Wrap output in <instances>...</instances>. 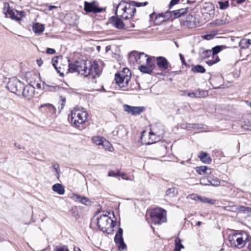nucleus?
<instances>
[{
	"label": "nucleus",
	"mask_w": 251,
	"mask_h": 251,
	"mask_svg": "<svg viewBox=\"0 0 251 251\" xmlns=\"http://www.w3.org/2000/svg\"><path fill=\"white\" fill-rule=\"evenodd\" d=\"M164 21V18L161 15H159L157 16L155 19V22H156V24H159Z\"/></svg>",
	"instance_id": "46"
},
{
	"label": "nucleus",
	"mask_w": 251,
	"mask_h": 251,
	"mask_svg": "<svg viewBox=\"0 0 251 251\" xmlns=\"http://www.w3.org/2000/svg\"><path fill=\"white\" fill-rule=\"evenodd\" d=\"M210 185L217 187L220 185V182L218 179L216 178L214 179L213 181H210Z\"/></svg>",
	"instance_id": "50"
},
{
	"label": "nucleus",
	"mask_w": 251,
	"mask_h": 251,
	"mask_svg": "<svg viewBox=\"0 0 251 251\" xmlns=\"http://www.w3.org/2000/svg\"><path fill=\"white\" fill-rule=\"evenodd\" d=\"M37 63L39 66H41L43 64V61L41 59H39L37 60Z\"/></svg>",
	"instance_id": "58"
},
{
	"label": "nucleus",
	"mask_w": 251,
	"mask_h": 251,
	"mask_svg": "<svg viewBox=\"0 0 251 251\" xmlns=\"http://www.w3.org/2000/svg\"><path fill=\"white\" fill-rule=\"evenodd\" d=\"M135 12L136 8L130 2L122 1L117 6L116 14L117 17L127 20L131 18Z\"/></svg>",
	"instance_id": "1"
},
{
	"label": "nucleus",
	"mask_w": 251,
	"mask_h": 251,
	"mask_svg": "<svg viewBox=\"0 0 251 251\" xmlns=\"http://www.w3.org/2000/svg\"><path fill=\"white\" fill-rule=\"evenodd\" d=\"M128 59L129 61L133 64L136 63L142 65L154 60V57H150L144 52L139 53L137 51H132L129 54Z\"/></svg>",
	"instance_id": "5"
},
{
	"label": "nucleus",
	"mask_w": 251,
	"mask_h": 251,
	"mask_svg": "<svg viewBox=\"0 0 251 251\" xmlns=\"http://www.w3.org/2000/svg\"><path fill=\"white\" fill-rule=\"evenodd\" d=\"M179 1V0H171L170 3V7H171L176 4Z\"/></svg>",
	"instance_id": "55"
},
{
	"label": "nucleus",
	"mask_w": 251,
	"mask_h": 251,
	"mask_svg": "<svg viewBox=\"0 0 251 251\" xmlns=\"http://www.w3.org/2000/svg\"><path fill=\"white\" fill-rule=\"evenodd\" d=\"M14 145H15V146H16V147H17L18 149H22V148L21 147V145H19L18 146H17L16 143H15V144H14Z\"/></svg>",
	"instance_id": "64"
},
{
	"label": "nucleus",
	"mask_w": 251,
	"mask_h": 251,
	"mask_svg": "<svg viewBox=\"0 0 251 251\" xmlns=\"http://www.w3.org/2000/svg\"><path fill=\"white\" fill-rule=\"evenodd\" d=\"M58 56H55L52 59V64L53 65V66L54 67V68L55 69V70L57 71V72L58 73H60V75H61L63 73H60V67H57V64L58 63Z\"/></svg>",
	"instance_id": "34"
},
{
	"label": "nucleus",
	"mask_w": 251,
	"mask_h": 251,
	"mask_svg": "<svg viewBox=\"0 0 251 251\" xmlns=\"http://www.w3.org/2000/svg\"><path fill=\"white\" fill-rule=\"evenodd\" d=\"M187 95L193 98H198L199 96L197 94V91H196L195 92L189 93Z\"/></svg>",
	"instance_id": "52"
},
{
	"label": "nucleus",
	"mask_w": 251,
	"mask_h": 251,
	"mask_svg": "<svg viewBox=\"0 0 251 251\" xmlns=\"http://www.w3.org/2000/svg\"><path fill=\"white\" fill-rule=\"evenodd\" d=\"M52 190L59 195H63L65 193V189L63 186L59 183L54 184L52 186Z\"/></svg>",
	"instance_id": "26"
},
{
	"label": "nucleus",
	"mask_w": 251,
	"mask_h": 251,
	"mask_svg": "<svg viewBox=\"0 0 251 251\" xmlns=\"http://www.w3.org/2000/svg\"><path fill=\"white\" fill-rule=\"evenodd\" d=\"M184 248V247H175V248L174 249V251H180V250L181 249H183Z\"/></svg>",
	"instance_id": "59"
},
{
	"label": "nucleus",
	"mask_w": 251,
	"mask_h": 251,
	"mask_svg": "<svg viewBox=\"0 0 251 251\" xmlns=\"http://www.w3.org/2000/svg\"><path fill=\"white\" fill-rule=\"evenodd\" d=\"M213 35H212L211 34H207V35H205L203 36V38L204 39H206V40H210L213 37Z\"/></svg>",
	"instance_id": "54"
},
{
	"label": "nucleus",
	"mask_w": 251,
	"mask_h": 251,
	"mask_svg": "<svg viewBox=\"0 0 251 251\" xmlns=\"http://www.w3.org/2000/svg\"><path fill=\"white\" fill-rule=\"evenodd\" d=\"M198 156L201 160L204 163L209 164L211 162L210 157L206 152H201Z\"/></svg>",
	"instance_id": "25"
},
{
	"label": "nucleus",
	"mask_w": 251,
	"mask_h": 251,
	"mask_svg": "<svg viewBox=\"0 0 251 251\" xmlns=\"http://www.w3.org/2000/svg\"><path fill=\"white\" fill-rule=\"evenodd\" d=\"M7 87L12 93L20 95L23 88V84L15 78L9 79Z\"/></svg>",
	"instance_id": "11"
},
{
	"label": "nucleus",
	"mask_w": 251,
	"mask_h": 251,
	"mask_svg": "<svg viewBox=\"0 0 251 251\" xmlns=\"http://www.w3.org/2000/svg\"><path fill=\"white\" fill-rule=\"evenodd\" d=\"M84 10L87 13H100L102 10V8L98 7V3L95 1L91 2H84Z\"/></svg>",
	"instance_id": "12"
},
{
	"label": "nucleus",
	"mask_w": 251,
	"mask_h": 251,
	"mask_svg": "<svg viewBox=\"0 0 251 251\" xmlns=\"http://www.w3.org/2000/svg\"><path fill=\"white\" fill-rule=\"evenodd\" d=\"M102 146L106 150L110 151H113V148L112 147L111 144L105 139H104Z\"/></svg>",
	"instance_id": "37"
},
{
	"label": "nucleus",
	"mask_w": 251,
	"mask_h": 251,
	"mask_svg": "<svg viewBox=\"0 0 251 251\" xmlns=\"http://www.w3.org/2000/svg\"><path fill=\"white\" fill-rule=\"evenodd\" d=\"M123 232L122 228H119L114 238V241L116 244L118 245L119 249L121 250H124L126 247V245L124 243L123 238Z\"/></svg>",
	"instance_id": "15"
},
{
	"label": "nucleus",
	"mask_w": 251,
	"mask_h": 251,
	"mask_svg": "<svg viewBox=\"0 0 251 251\" xmlns=\"http://www.w3.org/2000/svg\"><path fill=\"white\" fill-rule=\"evenodd\" d=\"M52 167L55 170V172L57 174V177L58 178L59 177V174H60V169H59V166L58 164H53L52 165Z\"/></svg>",
	"instance_id": "45"
},
{
	"label": "nucleus",
	"mask_w": 251,
	"mask_h": 251,
	"mask_svg": "<svg viewBox=\"0 0 251 251\" xmlns=\"http://www.w3.org/2000/svg\"><path fill=\"white\" fill-rule=\"evenodd\" d=\"M119 17L117 16V17H112L111 18V21L115 27L121 29L124 27L125 24L123 21Z\"/></svg>",
	"instance_id": "23"
},
{
	"label": "nucleus",
	"mask_w": 251,
	"mask_h": 251,
	"mask_svg": "<svg viewBox=\"0 0 251 251\" xmlns=\"http://www.w3.org/2000/svg\"><path fill=\"white\" fill-rule=\"evenodd\" d=\"M250 45H251V40L245 38L241 39L239 43V47L242 49L248 48Z\"/></svg>",
	"instance_id": "27"
},
{
	"label": "nucleus",
	"mask_w": 251,
	"mask_h": 251,
	"mask_svg": "<svg viewBox=\"0 0 251 251\" xmlns=\"http://www.w3.org/2000/svg\"><path fill=\"white\" fill-rule=\"evenodd\" d=\"M175 247H184L181 243L180 239L178 238H176L175 239Z\"/></svg>",
	"instance_id": "51"
},
{
	"label": "nucleus",
	"mask_w": 251,
	"mask_h": 251,
	"mask_svg": "<svg viewBox=\"0 0 251 251\" xmlns=\"http://www.w3.org/2000/svg\"><path fill=\"white\" fill-rule=\"evenodd\" d=\"M179 56H180V59L181 60L182 62L183 63L184 61V58L183 57L182 55L181 54H179Z\"/></svg>",
	"instance_id": "60"
},
{
	"label": "nucleus",
	"mask_w": 251,
	"mask_h": 251,
	"mask_svg": "<svg viewBox=\"0 0 251 251\" xmlns=\"http://www.w3.org/2000/svg\"><path fill=\"white\" fill-rule=\"evenodd\" d=\"M55 52V50L53 49L48 48L47 50V53L50 54H53Z\"/></svg>",
	"instance_id": "53"
},
{
	"label": "nucleus",
	"mask_w": 251,
	"mask_h": 251,
	"mask_svg": "<svg viewBox=\"0 0 251 251\" xmlns=\"http://www.w3.org/2000/svg\"><path fill=\"white\" fill-rule=\"evenodd\" d=\"M220 61V59L218 56H216V57L213 58V56H212V59H208L206 61V64H207L209 66H212L216 63L219 62Z\"/></svg>",
	"instance_id": "36"
},
{
	"label": "nucleus",
	"mask_w": 251,
	"mask_h": 251,
	"mask_svg": "<svg viewBox=\"0 0 251 251\" xmlns=\"http://www.w3.org/2000/svg\"><path fill=\"white\" fill-rule=\"evenodd\" d=\"M195 170H196V171L199 175H204L206 174H208V172H207V171L210 170V169L209 168H208V167L205 166L197 167H196Z\"/></svg>",
	"instance_id": "29"
},
{
	"label": "nucleus",
	"mask_w": 251,
	"mask_h": 251,
	"mask_svg": "<svg viewBox=\"0 0 251 251\" xmlns=\"http://www.w3.org/2000/svg\"><path fill=\"white\" fill-rule=\"evenodd\" d=\"M200 198V196L198 195L197 194H193L191 195H189L187 197V199L188 200H191L193 201H199Z\"/></svg>",
	"instance_id": "42"
},
{
	"label": "nucleus",
	"mask_w": 251,
	"mask_h": 251,
	"mask_svg": "<svg viewBox=\"0 0 251 251\" xmlns=\"http://www.w3.org/2000/svg\"><path fill=\"white\" fill-rule=\"evenodd\" d=\"M53 251H69V249L66 245H59L57 246L54 249Z\"/></svg>",
	"instance_id": "38"
},
{
	"label": "nucleus",
	"mask_w": 251,
	"mask_h": 251,
	"mask_svg": "<svg viewBox=\"0 0 251 251\" xmlns=\"http://www.w3.org/2000/svg\"><path fill=\"white\" fill-rule=\"evenodd\" d=\"M157 64L161 70H167L168 68L169 63L164 57L159 56L156 58Z\"/></svg>",
	"instance_id": "22"
},
{
	"label": "nucleus",
	"mask_w": 251,
	"mask_h": 251,
	"mask_svg": "<svg viewBox=\"0 0 251 251\" xmlns=\"http://www.w3.org/2000/svg\"><path fill=\"white\" fill-rule=\"evenodd\" d=\"M118 176H121V172L118 171L117 173H115L113 171H110L108 174V176H114L116 177Z\"/></svg>",
	"instance_id": "48"
},
{
	"label": "nucleus",
	"mask_w": 251,
	"mask_h": 251,
	"mask_svg": "<svg viewBox=\"0 0 251 251\" xmlns=\"http://www.w3.org/2000/svg\"><path fill=\"white\" fill-rule=\"evenodd\" d=\"M150 217L155 224H160L166 221V211L162 208L157 207L151 211Z\"/></svg>",
	"instance_id": "9"
},
{
	"label": "nucleus",
	"mask_w": 251,
	"mask_h": 251,
	"mask_svg": "<svg viewBox=\"0 0 251 251\" xmlns=\"http://www.w3.org/2000/svg\"><path fill=\"white\" fill-rule=\"evenodd\" d=\"M192 71L194 73H203L205 72V69L201 65H198L193 67Z\"/></svg>",
	"instance_id": "33"
},
{
	"label": "nucleus",
	"mask_w": 251,
	"mask_h": 251,
	"mask_svg": "<svg viewBox=\"0 0 251 251\" xmlns=\"http://www.w3.org/2000/svg\"><path fill=\"white\" fill-rule=\"evenodd\" d=\"M187 8H181L172 11L175 18H179L187 12Z\"/></svg>",
	"instance_id": "28"
},
{
	"label": "nucleus",
	"mask_w": 251,
	"mask_h": 251,
	"mask_svg": "<svg viewBox=\"0 0 251 251\" xmlns=\"http://www.w3.org/2000/svg\"><path fill=\"white\" fill-rule=\"evenodd\" d=\"M250 235L245 231L235 232L228 236L231 247L237 249L243 248L249 240Z\"/></svg>",
	"instance_id": "2"
},
{
	"label": "nucleus",
	"mask_w": 251,
	"mask_h": 251,
	"mask_svg": "<svg viewBox=\"0 0 251 251\" xmlns=\"http://www.w3.org/2000/svg\"><path fill=\"white\" fill-rule=\"evenodd\" d=\"M196 91L199 98H204L208 95V92L207 91L198 90Z\"/></svg>",
	"instance_id": "40"
},
{
	"label": "nucleus",
	"mask_w": 251,
	"mask_h": 251,
	"mask_svg": "<svg viewBox=\"0 0 251 251\" xmlns=\"http://www.w3.org/2000/svg\"><path fill=\"white\" fill-rule=\"evenodd\" d=\"M130 4H132V5H134V7L135 6L137 7H141V6H144L147 5L148 2H135L133 1H130Z\"/></svg>",
	"instance_id": "41"
},
{
	"label": "nucleus",
	"mask_w": 251,
	"mask_h": 251,
	"mask_svg": "<svg viewBox=\"0 0 251 251\" xmlns=\"http://www.w3.org/2000/svg\"><path fill=\"white\" fill-rule=\"evenodd\" d=\"M102 65L101 61H94L91 62L87 61V76H90L92 78H95L99 76L102 71Z\"/></svg>",
	"instance_id": "7"
},
{
	"label": "nucleus",
	"mask_w": 251,
	"mask_h": 251,
	"mask_svg": "<svg viewBox=\"0 0 251 251\" xmlns=\"http://www.w3.org/2000/svg\"><path fill=\"white\" fill-rule=\"evenodd\" d=\"M177 192L175 188L168 189L166 191L165 195L169 198H173L177 195Z\"/></svg>",
	"instance_id": "30"
},
{
	"label": "nucleus",
	"mask_w": 251,
	"mask_h": 251,
	"mask_svg": "<svg viewBox=\"0 0 251 251\" xmlns=\"http://www.w3.org/2000/svg\"><path fill=\"white\" fill-rule=\"evenodd\" d=\"M44 25L39 23L34 24L32 25V29L35 34L40 35L44 31Z\"/></svg>",
	"instance_id": "24"
},
{
	"label": "nucleus",
	"mask_w": 251,
	"mask_h": 251,
	"mask_svg": "<svg viewBox=\"0 0 251 251\" xmlns=\"http://www.w3.org/2000/svg\"><path fill=\"white\" fill-rule=\"evenodd\" d=\"M56 8V6H53V5H51L49 7V10H52L53 8Z\"/></svg>",
	"instance_id": "61"
},
{
	"label": "nucleus",
	"mask_w": 251,
	"mask_h": 251,
	"mask_svg": "<svg viewBox=\"0 0 251 251\" xmlns=\"http://www.w3.org/2000/svg\"><path fill=\"white\" fill-rule=\"evenodd\" d=\"M43 89L45 91L49 92H57L65 90L64 88L60 87L56 85H49L45 83L43 84Z\"/></svg>",
	"instance_id": "21"
},
{
	"label": "nucleus",
	"mask_w": 251,
	"mask_h": 251,
	"mask_svg": "<svg viewBox=\"0 0 251 251\" xmlns=\"http://www.w3.org/2000/svg\"><path fill=\"white\" fill-rule=\"evenodd\" d=\"M72 199L75 201L79 202L86 205L91 204V201L88 198L84 196H81L75 194H73L72 196Z\"/></svg>",
	"instance_id": "20"
},
{
	"label": "nucleus",
	"mask_w": 251,
	"mask_h": 251,
	"mask_svg": "<svg viewBox=\"0 0 251 251\" xmlns=\"http://www.w3.org/2000/svg\"><path fill=\"white\" fill-rule=\"evenodd\" d=\"M199 201L203 203H208L211 204H215L216 202V201L215 200L210 199L205 197H202L201 196L200 198L199 199Z\"/></svg>",
	"instance_id": "32"
},
{
	"label": "nucleus",
	"mask_w": 251,
	"mask_h": 251,
	"mask_svg": "<svg viewBox=\"0 0 251 251\" xmlns=\"http://www.w3.org/2000/svg\"><path fill=\"white\" fill-rule=\"evenodd\" d=\"M74 251H81L80 249L78 247H74Z\"/></svg>",
	"instance_id": "62"
},
{
	"label": "nucleus",
	"mask_w": 251,
	"mask_h": 251,
	"mask_svg": "<svg viewBox=\"0 0 251 251\" xmlns=\"http://www.w3.org/2000/svg\"><path fill=\"white\" fill-rule=\"evenodd\" d=\"M121 176L122 178L123 179L130 180L129 179H128V178L126 177V175L125 174H124V173H121V176Z\"/></svg>",
	"instance_id": "57"
},
{
	"label": "nucleus",
	"mask_w": 251,
	"mask_h": 251,
	"mask_svg": "<svg viewBox=\"0 0 251 251\" xmlns=\"http://www.w3.org/2000/svg\"><path fill=\"white\" fill-rule=\"evenodd\" d=\"M3 12L6 17H9L13 20L19 21L24 16V12H19L17 10L11 8L7 3L4 4Z\"/></svg>",
	"instance_id": "10"
},
{
	"label": "nucleus",
	"mask_w": 251,
	"mask_h": 251,
	"mask_svg": "<svg viewBox=\"0 0 251 251\" xmlns=\"http://www.w3.org/2000/svg\"><path fill=\"white\" fill-rule=\"evenodd\" d=\"M202 13L203 14L208 15L207 18L211 19L213 17L215 14V7L211 3H205L202 8Z\"/></svg>",
	"instance_id": "14"
},
{
	"label": "nucleus",
	"mask_w": 251,
	"mask_h": 251,
	"mask_svg": "<svg viewBox=\"0 0 251 251\" xmlns=\"http://www.w3.org/2000/svg\"><path fill=\"white\" fill-rule=\"evenodd\" d=\"M123 107L125 111L132 115H139L144 110V107L142 106H131L124 104Z\"/></svg>",
	"instance_id": "13"
},
{
	"label": "nucleus",
	"mask_w": 251,
	"mask_h": 251,
	"mask_svg": "<svg viewBox=\"0 0 251 251\" xmlns=\"http://www.w3.org/2000/svg\"><path fill=\"white\" fill-rule=\"evenodd\" d=\"M22 90H23V96L25 99L30 100L33 97L34 92V88L32 86L27 85L25 87L23 86V88Z\"/></svg>",
	"instance_id": "18"
},
{
	"label": "nucleus",
	"mask_w": 251,
	"mask_h": 251,
	"mask_svg": "<svg viewBox=\"0 0 251 251\" xmlns=\"http://www.w3.org/2000/svg\"><path fill=\"white\" fill-rule=\"evenodd\" d=\"M200 183L202 185H209L210 183V181L205 178H201L200 179Z\"/></svg>",
	"instance_id": "47"
},
{
	"label": "nucleus",
	"mask_w": 251,
	"mask_h": 251,
	"mask_svg": "<svg viewBox=\"0 0 251 251\" xmlns=\"http://www.w3.org/2000/svg\"><path fill=\"white\" fill-rule=\"evenodd\" d=\"M88 113L83 108H75L70 116L71 122L76 127L79 126L87 119Z\"/></svg>",
	"instance_id": "4"
},
{
	"label": "nucleus",
	"mask_w": 251,
	"mask_h": 251,
	"mask_svg": "<svg viewBox=\"0 0 251 251\" xmlns=\"http://www.w3.org/2000/svg\"><path fill=\"white\" fill-rule=\"evenodd\" d=\"M60 100L62 102V106L61 108H63V105H64V104H65V103L66 102V99H65V98L64 97H63L62 96H61L60 97Z\"/></svg>",
	"instance_id": "56"
},
{
	"label": "nucleus",
	"mask_w": 251,
	"mask_h": 251,
	"mask_svg": "<svg viewBox=\"0 0 251 251\" xmlns=\"http://www.w3.org/2000/svg\"><path fill=\"white\" fill-rule=\"evenodd\" d=\"M163 131L162 130L161 132H157L155 131V127L152 128V130L150 132L149 135H157L159 137H160L161 134H162Z\"/></svg>",
	"instance_id": "43"
},
{
	"label": "nucleus",
	"mask_w": 251,
	"mask_h": 251,
	"mask_svg": "<svg viewBox=\"0 0 251 251\" xmlns=\"http://www.w3.org/2000/svg\"><path fill=\"white\" fill-rule=\"evenodd\" d=\"M87 61H76L74 63L69 64V70L71 73L77 72L78 74L87 76Z\"/></svg>",
	"instance_id": "8"
},
{
	"label": "nucleus",
	"mask_w": 251,
	"mask_h": 251,
	"mask_svg": "<svg viewBox=\"0 0 251 251\" xmlns=\"http://www.w3.org/2000/svg\"><path fill=\"white\" fill-rule=\"evenodd\" d=\"M225 24V21L223 20L222 19H217L215 20L213 23L212 25H214L216 26H220L223 25Z\"/></svg>",
	"instance_id": "44"
},
{
	"label": "nucleus",
	"mask_w": 251,
	"mask_h": 251,
	"mask_svg": "<svg viewBox=\"0 0 251 251\" xmlns=\"http://www.w3.org/2000/svg\"><path fill=\"white\" fill-rule=\"evenodd\" d=\"M104 139L103 137L100 136H95L92 138L93 143L97 145H102Z\"/></svg>",
	"instance_id": "31"
},
{
	"label": "nucleus",
	"mask_w": 251,
	"mask_h": 251,
	"mask_svg": "<svg viewBox=\"0 0 251 251\" xmlns=\"http://www.w3.org/2000/svg\"><path fill=\"white\" fill-rule=\"evenodd\" d=\"M131 73L128 69L125 68L115 74V80L120 88H124L128 85L131 78Z\"/></svg>",
	"instance_id": "6"
},
{
	"label": "nucleus",
	"mask_w": 251,
	"mask_h": 251,
	"mask_svg": "<svg viewBox=\"0 0 251 251\" xmlns=\"http://www.w3.org/2000/svg\"><path fill=\"white\" fill-rule=\"evenodd\" d=\"M218 4L220 9L223 10L226 9L229 5L228 1H219Z\"/></svg>",
	"instance_id": "39"
},
{
	"label": "nucleus",
	"mask_w": 251,
	"mask_h": 251,
	"mask_svg": "<svg viewBox=\"0 0 251 251\" xmlns=\"http://www.w3.org/2000/svg\"><path fill=\"white\" fill-rule=\"evenodd\" d=\"M202 54H203V58L209 57L212 54V51L210 50H206L203 51Z\"/></svg>",
	"instance_id": "49"
},
{
	"label": "nucleus",
	"mask_w": 251,
	"mask_h": 251,
	"mask_svg": "<svg viewBox=\"0 0 251 251\" xmlns=\"http://www.w3.org/2000/svg\"><path fill=\"white\" fill-rule=\"evenodd\" d=\"M222 50V46H217L212 49V55L213 56V58L216 57L217 54L218 53Z\"/></svg>",
	"instance_id": "35"
},
{
	"label": "nucleus",
	"mask_w": 251,
	"mask_h": 251,
	"mask_svg": "<svg viewBox=\"0 0 251 251\" xmlns=\"http://www.w3.org/2000/svg\"><path fill=\"white\" fill-rule=\"evenodd\" d=\"M36 87L38 88H41V84L40 83H37L36 84Z\"/></svg>",
	"instance_id": "63"
},
{
	"label": "nucleus",
	"mask_w": 251,
	"mask_h": 251,
	"mask_svg": "<svg viewBox=\"0 0 251 251\" xmlns=\"http://www.w3.org/2000/svg\"><path fill=\"white\" fill-rule=\"evenodd\" d=\"M39 109L40 111L48 113L50 114H55L56 113V108L51 104L50 103H45L41 104Z\"/></svg>",
	"instance_id": "19"
},
{
	"label": "nucleus",
	"mask_w": 251,
	"mask_h": 251,
	"mask_svg": "<svg viewBox=\"0 0 251 251\" xmlns=\"http://www.w3.org/2000/svg\"><path fill=\"white\" fill-rule=\"evenodd\" d=\"M109 214V212H103L101 214L98 213L96 215L98 227L103 232H107L108 229L114 227L116 225V222L113 221L108 216Z\"/></svg>",
	"instance_id": "3"
},
{
	"label": "nucleus",
	"mask_w": 251,
	"mask_h": 251,
	"mask_svg": "<svg viewBox=\"0 0 251 251\" xmlns=\"http://www.w3.org/2000/svg\"><path fill=\"white\" fill-rule=\"evenodd\" d=\"M154 60H152L147 64L140 65L138 67V69L143 73L151 74L155 68V65L154 63Z\"/></svg>",
	"instance_id": "16"
},
{
	"label": "nucleus",
	"mask_w": 251,
	"mask_h": 251,
	"mask_svg": "<svg viewBox=\"0 0 251 251\" xmlns=\"http://www.w3.org/2000/svg\"><path fill=\"white\" fill-rule=\"evenodd\" d=\"M185 22L187 26L190 28H193L199 25V18L192 14H189L187 16Z\"/></svg>",
	"instance_id": "17"
}]
</instances>
